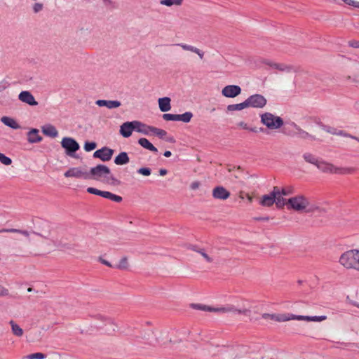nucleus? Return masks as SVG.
Instances as JSON below:
<instances>
[{
	"label": "nucleus",
	"instance_id": "nucleus-58",
	"mask_svg": "<svg viewBox=\"0 0 359 359\" xmlns=\"http://www.w3.org/2000/svg\"><path fill=\"white\" fill-rule=\"evenodd\" d=\"M240 198H241V199H243V196H240Z\"/></svg>",
	"mask_w": 359,
	"mask_h": 359
},
{
	"label": "nucleus",
	"instance_id": "nucleus-23",
	"mask_svg": "<svg viewBox=\"0 0 359 359\" xmlns=\"http://www.w3.org/2000/svg\"><path fill=\"white\" fill-rule=\"evenodd\" d=\"M41 130H42V132L46 135H48V136H50L52 137H55L58 134L57 130L55 128V127L50 124H47V125L43 126L41 128Z\"/></svg>",
	"mask_w": 359,
	"mask_h": 359
},
{
	"label": "nucleus",
	"instance_id": "nucleus-44",
	"mask_svg": "<svg viewBox=\"0 0 359 359\" xmlns=\"http://www.w3.org/2000/svg\"><path fill=\"white\" fill-rule=\"evenodd\" d=\"M8 294V290L0 284V296H6Z\"/></svg>",
	"mask_w": 359,
	"mask_h": 359
},
{
	"label": "nucleus",
	"instance_id": "nucleus-9",
	"mask_svg": "<svg viewBox=\"0 0 359 359\" xmlns=\"http://www.w3.org/2000/svg\"><path fill=\"white\" fill-rule=\"evenodd\" d=\"M246 101L248 107L263 108L266 104V98L259 94L250 96Z\"/></svg>",
	"mask_w": 359,
	"mask_h": 359
},
{
	"label": "nucleus",
	"instance_id": "nucleus-3",
	"mask_svg": "<svg viewBox=\"0 0 359 359\" xmlns=\"http://www.w3.org/2000/svg\"><path fill=\"white\" fill-rule=\"evenodd\" d=\"M338 262L343 269L359 272V248H353L344 252L339 256Z\"/></svg>",
	"mask_w": 359,
	"mask_h": 359
},
{
	"label": "nucleus",
	"instance_id": "nucleus-42",
	"mask_svg": "<svg viewBox=\"0 0 359 359\" xmlns=\"http://www.w3.org/2000/svg\"><path fill=\"white\" fill-rule=\"evenodd\" d=\"M137 172L144 176H149L151 174V170L149 168H140Z\"/></svg>",
	"mask_w": 359,
	"mask_h": 359
},
{
	"label": "nucleus",
	"instance_id": "nucleus-38",
	"mask_svg": "<svg viewBox=\"0 0 359 359\" xmlns=\"http://www.w3.org/2000/svg\"><path fill=\"white\" fill-rule=\"evenodd\" d=\"M304 159L312 164H314L317 166V164H318V160L311 154H306L304 156Z\"/></svg>",
	"mask_w": 359,
	"mask_h": 359
},
{
	"label": "nucleus",
	"instance_id": "nucleus-7",
	"mask_svg": "<svg viewBox=\"0 0 359 359\" xmlns=\"http://www.w3.org/2000/svg\"><path fill=\"white\" fill-rule=\"evenodd\" d=\"M317 168L323 172L333 174L347 175L353 172V168L337 167L334 165L325 161L318 162V164H317Z\"/></svg>",
	"mask_w": 359,
	"mask_h": 359
},
{
	"label": "nucleus",
	"instance_id": "nucleus-53",
	"mask_svg": "<svg viewBox=\"0 0 359 359\" xmlns=\"http://www.w3.org/2000/svg\"><path fill=\"white\" fill-rule=\"evenodd\" d=\"M164 156L170 157L171 156V152L170 151H166L163 154Z\"/></svg>",
	"mask_w": 359,
	"mask_h": 359
},
{
	"label": "nucleus",
	"instance_id": "nucleus-27",
	"mask_svg": "<svg viewBox=\"0 0 359 359\" xmlns=\"http://www.w3.org/2000/svg\"><path fill=\"white\" fill-rule=\"evenodd\" d=\"M248 107L247 101L245 100L243 102H241V103L228 105L227 109H228V111H241V110L244 109Z\"/></svg>",
	"mask_w": 359,
	"mask_h": 359
},
{
	"label": "nucleus",
	"instance_id": "nucleus-46",
	"mask_svg": "<svg viewBox=\"0 0 359 359\" xmlns=\"http://www.w3.org/2000/svg\"><path fill=\"white\" fill-rule=\"evenodd\" d=\"M181 47L184 49V50H189V51H191V52H194V50H195V47H193V46H188V45H180Z\"/></svg>",
	"mask_w": 359,
	"mask_h": 359
},
{
	"label": "nucleus",
	"instance_id": "nucleus-32",
	"mask_svg": "<svg viewBox=\"0 0 359 359\" xmlns=\"http://www.w3.org/2000/svg\"><path fill=\"white\" fill-rule=\"evenodd\" d=\"M149 130H150V133H153V134L158 136L161 138H163L167 134L165 130H164L163 129L156 128L154 127H151V128H149Z\"/></svg>",
	"mask_w": 359,
	"mask_h": 359
},
{
	"label": "nucleus",
	"instance_id": "nucleus-55",
	"mask_svg": "<svg viewBox=\"0 0 359 359\" xmlns=\"http://www.w3.org/2000/svg\"><path fill=\"white\" fill-rule=\"evenodd\" d=\"M239 125H240L242 128H243L244 129H248L247 125H246L245 123L241 122V123H240V124H239Z\"/></svg>",
	"mask_w": 359,
	"mask_h": 359
},
{
	"label": "nucleus",
	"instance_id": "nucleus-33",
	"mask_svg": "<svg viewBox=\"0 0 359 359\" xmlns=\"http://www.w3.org/2000/svg\"><path fill=\"white\" fill-rule=\"evenodd\" d=\"M183 0H161V4L166 6H172L174 5L180 6L182 4Z\"/></svg>",
	"mask_w": 359,
	"mask_h": 359
},
{
	"label": "nucleus",
	"instance_id": "nucleus-13",
	"mask_svg": "<svg viewBox=\"0 0 359 359\" xmlns=\"http://www.w3.org/2000/svg\"><path fill=\"white\" fill-rule=\"evenodd\" d=\"M241 93V88L237 85H228L223 88L222 94L223 96L233 98Z\"/></svg>",
	"mask_w": 359,
	"mask_h": 359
},
{
	"label": "nucleus",
	"instance_id": "nucleus-43",
	"mask_svg": "<svg viewBox=\"0 0 359 359\" xmlns=\"http://www.w3.org/2000/svg\"><path fill=\"white\" fill-rule=\"evenodd\" d=\"M87 191L89 193V194H95V195H98V196H101L102 195V191H100L97 189H95V188H93V187H89L87 189Z\"/></svg>",
	"mask_w": 359,
	"mask_h": 359
},
{
	"label": "nucleus",
	"instance_id": "nucleus-34",
	"mask_svg": "<svg viewBox=\"0 0 359 359\" xmlns=\"http://www.w3.org/2000/svg\"><path fill=\"white\" fill-rule=\"evenodd\" d=\"M178 115H179L178 121H181L184 123H189L193 116V114L191 112H185L182 114H178Z\"/></svg>",
	"mask_w": 359,
	"mask_h": 359
},
{
	"label": "nucleus",
	"instance_id": "nucleus-8",
	"mask_svg": "<svg viewBox=\"0 0 359 359\" xmlns=\"http://www.w3.org/2000/svg\"><path fill=\"white\" fill-rule=\"evenodd\" d=\"M262 123L269 129L276 130L283 125V119L271 113L266 112L261 115Z\"/></svg>",
	"mask_w": 359,
	"mask_h": 359
},
{
	"label": "nucleus",
	"instance_id": "nucleus-24",
	"mask_svg": "<svg viewBox=\"0 0 359 359\" xmlns=\"http://www.w3.org/2000/svg\"><path fill=\"white\" fill-rule=\"evenodd\" d=\"M128 154L125 151L121 152L114 158V163L116 165H124L129 162Z\"/></svg>",
	"mask_w": 359,
	"mask_h": 359
},
{
	"label": "nucleus",
	"instance_id": "nucleus-48",
	"mask_svg": "<svg viewBox=\"0 0 359 359\" xmlns=\"http://www.w3.org/2000/svg\"><path fill=\"white\" fill-rule=\"evenodd\" d=\"M194 53H196L201 59H202L203 57V55H204L203 52L201 51V50H199L198 48H195V50H194Z\"/></svg>",
	"mask_w": 359,
	"mask_h": 359
},
{
	"label": "nucleus",
	"instance_id": "nucleus-39",
	"mask_svg": "<svg viewBox=\"0 0 359 359\" xmlns=\"http://www.w3.org/2000/svg\"><path fill=\"white\" fill-rule=\"evenodd\" d=\"M0 161L1 163L6 165H8L12 163L11 158L6 156L4 154L1 153H0Z\"/></svg>",
	"mask_w": 359,
	"mask_h": 359
},
{
	"label": "nucleus",
	"instance_id": "nucleus-5",
	"mask_svg": "<svg viewBox=\"0 0 359 359\" xmlns=\"http://www.w3.org/2000/svg\"><path fill=\"white\" fill-rule=\"evenodd\" d=\"M33 234L38 237V247L50 251L55 246V243L51 236V229L49 225L46 226L41 232H33Z\"/></svg>",
	"mask_w": 359,
	"mask_h": 359
},
{
	"label": "nucleus",
	"instance_id": "nucleus-45",
	"mask_svg": "<svg viewBox=\"0 0 359 359\" xmlns=\"http://www.w3.org/2000/svg\"><path fill=\"white\" fill-rule=\"evenodd\" d=\"M43 8V5L41 4H35L34 5V7H33V9L35 13H37L39 11H40Z\"/></svg>",
	"mask_w": 359,
	"mask_h": 359
},
{
	"label": "nucleus",
	"instance_id": "nucleus-21",
	"mask_svg": "<svg viewBox=\"0 0 359 359\" xmlns=\"http://www.w3.org/2000/svg\"><path fill=\"white\" fill-rule=\"evenodd\" d=\"M158 107L161 111L165 112L171 109L170 99L168 97H164L158 99Z\"/></svg>",
	"mask_w": 359,
	"mask_h": 359
},
{
	"label": "nucleus",
	"instance_id": "nucleus-19",
	"mask_svg": "<svg viewBox=\"0 0 359 359\" xmlns=\"http://www.w3.org/2000/svg\"><path fill=\"white\" fill-rule=\"evenodd\" d=\"M260 205L264 207H270L274 203L273 191L272 190L269 194L262 196L260 199Z\"/></svg>",
	"mask_w": 359,
	"mask_h": 359
},
{
	"label": "nucleus",
	"instance_id": "nucleus-57",
	"mask_svg": "<svg viewBox=\"0 0 359 359\" xmlns=\"http://www.w3.org/2000/svg\"><path fill=\"white\" fill-rule=\"evenodd\" d=\"M169 141L170 142H173V140L172 139H170Z\"/></svg>",
	"mask_w": 359,
	"mask_h": 359
},
{
	"label": "nucleus",
	"instance_id": "nucleus-36",
	"mask_svg": "<svg viewBox=\"0 0 359 359\" xmlns=\"http://www.w3.org/2000/svg\"><path fill=\"white\" fill-rule=\"evenodd\" d=\"M335 135L341 136V137H348V138H351L352 140H356L357 142H359V138L358 137L353 136V135H351L350 134H348V133H345L343 130H337V132L335 133Z\"/></svg>",
	"mask_w": 359,
	"mask_h": 359
},
{
	"label": "nucleus",
	"instance_id": "nucleus-10",
	"mask_svg": "<svg viewBox=\"0 0 359 359\" xmlns=\"http://www.w3.org/2000/svg\"><path fill=\"white\" fill-rule=\"evenodd\" d=\"M62 147L65 149L69 155L72 154L79 148V144L71 137H65L61 142Z\"/></svg>",
	"mask_w": 359,
	"mask_h": 359
},
{
	"label": "nucleus",
	"instance_id": "nucleus-41",
	"mask_svg": "<svg viewBox=\"0 0 359 359\" xmlns=\"http://www.w3.org/2000/svg\"><path fill=\"white\" fill-rule=\"evenodd\" d=\"M95 147H96V144L95 142H87L84 144V149L87 151H90L93 150L94 149H95Z\"/></svg>",
	"mask_w": 359,
	"mask_h": 359
},
{
	"label": "nucleus",
	"instance_id": "nucleus-52",
	"mask_svg": "<svg viewBox=\"0 0 359 359\" xmlns=\"http://www.w3.org/2000/svg\"><path fill=\"white\" fill-rule=\"evenodd\" d=\"M159 174L161 176H163V175H165L167 174V170L164 169V168H161L159 170Z\"/></svg>",
	"mask_w": 359,
	"mask_h": 359
},
{
	"label": "nucleus",
	"instance_id": "nucleus-18",
	"mask_svg": "<svg viewBox=\"0 0 359 359\" xmlns=\"http://www.w3.org/2000/svg\"><path fill=\"white\" fill-rule=\"evenodd\" d=\"M19 99L31 106H35L37 104V102L35 100L34 96L29 91H22L19 95Z\"/></svg>",
	"mask_w": 359,
	"mask_h": 359
},
{
	"label": "nucleus",
	"instance_id": "nucleus-51",
	"mask_svg": "<svg viewBox=\"0 0 359 359\" xmlns=\"http://www.w3.org/2000/svg\"><path fill=\"white\" fill-rule=\"evenodd\" d=\"M200 183L198 182H194L191 184V187L192 189H196L199 187Z\"/></svg>",
	"mask_w": 359,
	"mask_h": 359
},
{
	"label": "nucleus",
	"instance_id": "nucleus-26",
	"mask_svg": "<svg viewBox=\"0 0 359 359\" xmlns=\"http://www.w3.org/2000/svg\"><path fill=\"white\" fill-rule=\"evenodd\" d=\"M41 140L39 134V130L32 129L28 133V141L31 143L38 142Z\"/></svg>",
	"mask_w": 359,
	"mask_h": 359
},
{
	"label": "nucleus",
	"instance_id": "nucleus-30",
	"mask_svg": "<svg viewBox=\"0 0 359 359\" xmlns=\"http://www.w3.org/2000/svg\"><path fill=\"white\" fill-rule=\"evenodd\" d=\"M4 232L21 233L22 235H23V236H25L26 237H28L30 235L29 232H28L27 231H22V230L17 229H0V233H4Z\"/></svg>",
	"mask_w": 359,
	"mask_h": 359
},
{
	"label": "nucleus",
	"instance_id": "nucleus-25",
	"mask_svg": "<svg viewBox=\"0 0 359 359\" xmlns=\"http://www.w3.org/2000/svg\"><path fill=\"white\" fill-rule=\"evenodd\" d=\"M138 143L144 149L155 153L158 151V149L146 138H140L138 140Z\"/></svg>",
	"mask_w": 359,
	"mask_h": 359
},
{
	"label": "nucleus",
	"instance_id": "nucleus-15",
	"mask_svg": "<svg viewBox=\"0 0 359 359\" xmlns=\"http://www.w3.org/2000/svg\"><path fill=\"white\" fill-rule=\"evenodd\" d=\"M212 197L219 200H226L230 196V192L222 186H217L212 189Z\"/></svg>",
	"mask_w": 359,
	"mask_h": 359
},
{
	"label": "nucleus",
	"instance_id": "nucleus-6",
	"mask_svg": "<svg viewBox=\"0 0 359 359\" xmlns=\"http://www.w3.org/2000/svg\"><path fill=\"white\" fill-rule=\"evenodd\" d=\"M309 201L304 196H293L287 200V208L297 212H306L309 210Z\"/></svg>",
	"mask_w": 359,
	"mask_h": 359
},
{
	"label": "nucleus",
	"instance_id": "nucleus-11",
	"mask_svg": "<svg viewBox=\"0 0 359 359\" xmlns=\"http://www.w3.org/2000/svg\"><path fill=\"white\" fill-rule=\"evenodd\" d=\"M194 257L198 261H203L205 263L208 264L212 263L215 260L214 255L211 252L205 249L196 250Z\"/></svg>",
	"mask_w": 359,
	"mask_h": 359
},
{
	"label": "nucleus",
	"instance_id": "nucleus-56",
	"mask_svg": "<svg viewBox=\"0 0 359 359\" xmlns=\"http://www.w3.org/2000/svg\"><path fill=\"white\" fill-rule=\"evenodd\" d=\"M102 262L104 264L107 265V266H111V265L110 264V263H109V262H107V261H106V260H102Z\"/></svg>",
	"mask_w": 359,
	"mask_h": 359
},
{
	"label": "nucleus",
	"instance_id": "nucleus-35",
	"mask_svg": "<svg viewBox=\"0 0 359 359\" xmlns=\"http://www.w3.org/2000/svg\"><path fill=\"white\" fill-rule=\"evenodd\" d=\"M163 118L168 121H178L179 115L172 114H164L163 115Z\"/></svg>",
	"mask_w": 359,
	"mask_h": 359
},
{
	"label": "nucleus",
	"instance_id": "nucleus-40",
	"mask_svg": "<svg viewBox=\"0 0 359 359\" xmlns=\"http://www.w3.org/2000/svg\"><path fill=\"white\" fill-rule=\"evenodd\" d=\"M27 359H44L45 355L42 353H35L33 354L28 355L26 357Z\"/></svg>",
	"mask_w": 359,
	"mask_h": 359
},
{
	"label": "nucleus",
	"instance_id": "nucleus-47",
	"mask_svg": "<svg viewBox=\"0 0 359 359\" xmlns=\"http://www.w3.org/2000/svg\"><path fill=\"white\" fill-rule=\"evenodd\" d=\"M324 130L328 133H330V134H332V135H335V133L337 132V130L335 129V128H330V127H328V128H325Z\"/></svg>",
	"mask_w": 359,
	"mask_h": 359
},
{
	"label": "nucleus",
	"instance_id": "nucleus-37",
	"mask_svg": "<svg viewBox=\"0 0 359 359\" xmlns=\"http://www.w3.org/2000/svg\"><path fill=\"white\" fill-rule=\"evenodd\" d=\"M118 269H126L128 268V262L127 257H123L121 259L118 265L116 266Z\"/></svg>",
	"mask_w": 359,
	"mask_h": 359
},
{
	"label": "nucleus",
	"instance_id": "nucleus-16",
	"mask_svg": "<svg viewBox=\"0 0 359 359\" xmlns=\"http://www.w3.org/2000/svg\"><path fill=\"white\" fill-rule=\"evenodd\" d=\"M66 177H83L85 179L89 178V174L87 172L83 171L79 168H69L65 172Z\"/></svg>",
	"mask_w": 359,
	"mask_h": 359
},
{
	"label": "nucleus",
	"instance_id": "nucleus-12",
	"mask_svg": "<svg viewBox=\"0 0 359 359\" xmlns=\"http://www.w3.org/2000/svg\"><path fill=\"white\" fill-rule=\"evenodd\" d=\"M273 196H274V203H276L278 208H283L285 205H287L286 201L284 198V196L286 195L285 190L284 189H280L277 187H273Z\"/></svg>",
	"mask_w": 359,
	"mask_h": 359
},
{
	"label": "nucleus",
	"instance_id": "nucleus-14",
	"mask_svg": "<svg viewBox=\"0 0 359 359\" xmlns=\"http://www.w3.org/2000/svg\"><path fill=\"white\" fill-rule=\"evenodd\" d=\"M113 153V149L107 147H102V149L95 151L93 154V156L99 158L102 161H108L111 158Z\"/></svg>",
	"mask_w": 359,
	"mask_h": 359
},
{
	"label": "nucleus",
	"instance_id": "nucleus-54",
	"mask_svg": "<svg viewBox=\"0 0 359 359\" xmlns=\"http://www.w3.org/2000/svg\"><path fill=\"white\" fill-rule=\"evenodd\" d=\"M246 198H247V199L248 200V201H249L250 203H252V197L251 196H250L249 194H246Z\"/></svg>",
	"mask_w": 359,
	"mask_h": 359
},
{
	"label": "nucleus",
	"instance_id": "nucleus-29",
	"mask_svg": "<svg viewBox=\"0 0 359 359\" xmlns=\"http://www.w3.org/2000/svg\"><path fill=\"white\" fill-rule=\"evenodd\" d=\"M102 196L116 202H121L122 201V198L121 196L115 195L109 191H103Z\"/></svg>",
	"mask_w": 359,
	"mask_h": 359
},
{
	"label": "nucleus",
	"instance_id": "nucleus-31",
	"mask_svg": "<svg viewBox=\"0 0 359 359\" xmlns=\"http://www.w3.org/2000/svg\"><path fill=\"white\" fill-rule=\"evenodd\" d=\"M10 324L11 325L13 333L18 337H21L23 334L22 330L20 327L18 325H17L14 321L11 320Z\"/></svg>",
	"mask_w": 359,
	"mask_h": 359
},
{
	"label": "nucleus",
	"instance_id": "nucleus-1",
	"mask_svg": "<svg viewBox=\"0 0 359 359\" xmlns=\"http://www.w3.org/2000/svg\"><path fill=\"white\" fill-rule=\"evenodd\" d=\"M208 309L210 312L243 315L251 320L259 313V304L254 301L245 299H236L231 304L227 306Z\"/></svg>",
	"mask_w": 359,
	"mask_h": 359
},
{
	"label": "nucleus",
	"instance_id": "nucleus-17",
	"mask_svg": "<svg viewBox=\"0 0 359 359\" xmlns=\"http://www.w3.org/2000/svg\"><path fill=\"white\" fill-rule=\"evenodd\" d=\"M133 130V121L123 123L120 127V133L123 137H129Z\"/></svg>",
	"mask_w": 359,
	"mask_h": 359
},
{
	"label": "nucleus",
	"instance_id": "nucleus-20",
	"mask_svg": "<svg viewBox=\"0 0 359 359\" xmlns=\"http://www.w3.org/2000/svg\"><path fill=\"white\" fill-rule=\"evenodd\" d=\"M99 107H107L109 109L117 108L121 105V102L116 100H99L96 102Z\"/></svg>",
	"mask_w": 359,
	"mask_h": 359
},
{
	"label": "nucleus",
	"instance_id": "nucleus-49",
	"mask_svg": "<svg viewBox=\"0 0 359 359\" xmlns=\"http://www.w3.org/2000/svg\"><path fill=\"white\" fill-rule=\"evenodd\" d=\"M100 318H101V320L104 321L107 324L114 325L113 320H111L109 318H104L103 316H102Z\"/></svg>",
	"mask_w": 359,
	"mask_h": 359
},
{
	"label": "nucleus",
	"instance_id": "nucleus-22",
	"mask_svg": "<svg viewBox=\"0 0 359 359\" xmlns=\"http://www.w3.org/2000/svg\"><path fill=\"white\" fill-rule=\"evenodd\" d=\"M133 126L134 130L135 129L138 133L144 134V135H149L150 133L149 128H151V126H147L144 125V123H142L140 121H133Z\"/></svg>",
	"mask_w": 359,
	"mask_h": 359
},
{
	"label": "nucleus",
	"instance_id": "nucleus-4",
	"mask_svg": "<svg viewBox=\"0 0 359 359\" xmlns=\"http://www.w3.org/2000/svg\"><path fill=\"white\" fill-rule=\"evenodd\" d=\"M263 318L270 319L275 322H286L292 320H306V321H315L320 322L326 319L325 316H307L294 314H280V313H264Z\"/></svg>",
	"mask_w": 359,
	"mask_h": 359
},
{
	"label": "nucleus",
	"instance_id": "nucleus-50",
	"mask_svg": "<svg viewBox=\"0 0 359 359\" xmlns=\"http://www.w3.org/2000/svg\"><path fill=\"white\" fill-rule=\"evenodd\" d=\"M196 308L198 309H201V310L208 311H210L208 309H213L212 307H209L207 306H201V305L197 306Z\"/></svg>",
	"mask_w": 359,
	"mask_h": 359
},
{
	"label": "nucleus",
	"instance_id": "nucleus-2",
	"mask_svg": "<svg viewBox=\"0 0 359 359\" xmlns=\"http://www.w3.org/2000/svg\"><path fill=\"white\" fill-rule=\"evenodd\" d=\"M89 178L99 181L109 185L116 186L120 184V181L111 172L110 169L104 165L100 164L90 170Z\"/></svg>",
	"mask_w": 359,
	"mask_h": 359
},
{
	"label": "nucleus",
	"instance_id": "nucleus-28",
	"mask_svg": "<svg viewBox=\"0 0 359 359\" xmlns=\"http://www.w3.org/2000/svg\"><path fill=\"white\" fill-rule=\"evenodd\" d=\"M1 121L7 126L13 128L17 129L19 128V125L18 123L12 118L4 116L1 118Z\"/></svg>",
	"mask_w": 359,
	"mask_h": 359
}]
</instances>
